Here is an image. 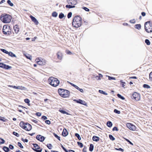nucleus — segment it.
Wrapping results in <instances>:
<instances>
[{
    "mask_svg": "<svg viewBox=\"0 0 152 152\" xmlns=\"http://www.w3.org/2000/svg\"><path fill=\"white\" fill-rule=\"evenodd\" d=\"M81 18L78 16H75L73 19L72 25L75 28L80 27L81 25Z\"/></svg>",
    "mask_w": 152,
    "mask_h": 152,
    "instance_id": "nucleus-1",
    "label": "nucleus"
},
{
    "mask_svg": "<svg viewBox=\"0 0 152 152\" xmlns=\"http://www.w3.org/2000/svg\"><path fill=\"white\" fill-rule=\"evenodd\" d=\"M49 83L53 87H56L58 86L59 83V81L56 78L51 77L48 79Z\"/></svg>",
    "mask_w": 152,
    "mask_h": 152,
    "instance_id": "nucleus-2",
    "label": "nucleus"
},
{
    "mask_svg": "<svg viewBox=\"0 0 152 152\" xmlns=\"http://www.w3.org/2000/svg\"><path fill=\"white\" fill-rule=\"evenodd\" d=\"M58 92L59 94L63 97H68L69 95V92L68 91L61 88H59L58 89Z\"/></svg>",
    "mask_w": 152,
    "mask_h": 152,
    "instance_id": "nucleus-3",
    "label": "nucleus"
},
{
    "mask_svg": "<svg viewBox=\"0 0 152 152\" xmlns=\"http://www.w3.org/2000/svg\"><path fill=\"white\" fill-rule=\"evenodd\" d=\"M19 125L20 127L26 131H30L32 129L31 125L28 123H25L23 121H21Z\"/></svg>",
    "mask_w": 152,
    "mask_h": 152,
    "instance_id": "nucleus-4",
    "label": "nucleus"
},
{
    "mask_svg": "<svg viewBox=\"0 0 152 152\" xmlns=\"http://www.w3.org/2000/svg\"><path fill=\"white\" fill-rule=\"evenodd\" d=\"M12 19L11 16L10 15L6 14L1 16V20L4 23H8L10 22Z\"/></svg>",
    "mask_w": 152,
    "mask_h": 152,
    "instance_id": "nucleus-5",
    "label": "nucleus"
},
{
    "mask_svg": "<svg viewBox=\"0 0 152 152\" xmlns=\"http://www.w3.org/2000/svg\"><path fill=\"white\" fill-rule=\"evenodd\" d=\"M145 30L148 33L152 32V24L150 21L145 23Z\"/></svg>",
    "mask_w": 152,
    "mask_h": 152,
    "instance_id": "nucleus-6",
    "label": "nucleus"
},
{
    "mask_svg": "<svg viewBox=\"0 0 152 152\" xmlns=\"http://www.w3.org/2000/svg\"><path fill=\"white\" fill-rule=\"evenodd\" d=\"M2 32L5 34H9L11 32V30L9 26L7 25L4 26L2 29Z\"/></svg>",
    "mask_w": 152,
    "mask_h": 152,
    "instance_id": "nucleus-7",
    "label": "nucleus"
},
{
    "mask_svg": "<svg viewBox=\"0 0 152 152\" xmlns=\"http://www.w3.org/2000/svg\"><path fill=\"white\" fill-rule=\"evenodd\" d=\"M126 126L130 130L135 131L136 130V126L131 123H127L126 124Z\"/></svg>",
    "mask_w": 152,
    "mask_h": 152,
    "instance_id": "nucleus-8",
    "label": "nucleus"
},
{
    "mask_svg": "<svg viewBox=\"0 0 152 152\" xmlns=\"http://www.w3.org/2000/svg\"><path fill=\"white\" fill-rule=\"evenodd\" d=\"M133 98L136 101H139L140 99V94L134 92L132 94Z\"/></svg>",
    "mask_w": 152,
    "mask_h": 152,
    "instance_id": "nucleus-9",
    "label": "nucleus"
},
{
    "mask_svg": "<svg viewBox=\"0 0 152 152\" xmlns=\"http://www.w3.org/2000/svg\"><path fill=\"white\" fill-rule=\"evenodd\" d=\"M33 145L34 148L33 149L34 151L37 152H41L42 151V149L40 148L39 147L37 144H33Z\"/></svg>",
    "mask_w": 152,
    "mask_h": 152,
    "instance_id": "nucleus-10",
    "label": "nucleus"
},
{
    "mask_svg": "<svg viewBox=\"0 0 152 152\" xmlns=\"http://www.w3.org/2000/svg\"><path fill=\"white\" fill-rule=\"evenodd\" d=\"M67 2L69 4L75 6L77 3V0H67Z\"/></svg>",
    "mask_w": 152,
    "mask_h": 152,
    "instance_id": "nucleus-11",
    "label": "nucleus"
},
{
    "mask_svg": "<svg viewBox=\"0 0 152 152\" xmlns=\"http://www.w3.org/2000/svg\"><path fill=\"white\" fill-rule=\"evenodd\" d=\"M73 101L77 103H80L81 104L84 105H86V103L85 101L83 100H82L79 99L78 100L74 99Z\"/></svg>",
    "mask_w": 152,
    "mask_h": 152,
    "instance_id": "nucleus-12",
    "label": "nucleus"
},
{
    "mask_svg": "<svg viewBox=\"0 0 152 152\" xmlns=\"http://www.w3.org/2000/svg\"><path fill=\"white\" fill-rule=\"evenodd\" d=\"M36 138L40 142H43L45 140L44 137L40 135H37L36 137Z\"/></svg>",
    "mask_w": 152,
    "mask_h": 152,
    "instance_id": "nucleus-13",
    "label": "nucleus"
},
{
    "mask_svg": "<svg viewBox=\"0 0 152 152\" xmlns=\"http://www.w3.org/2000/svg\"><path fill=\"white\" fill-rule=\"evenodd\" d=\"M57 58L59 60H61L62 58L63 54L61 52L58 51L56 54Z\"/></svg>",
    "mask_w": 152,
    "mask_h": 152,
    "instance_id": "nucleus-14",
    "label": "nucleus"
},
{
    "mask_svg": "<svg viewBox=\"0 0 152 152\" xmlns=\"http://www.w3.org/2000/svg\"><path fill=\"white\" fill-rule=\"evenodd\" d=\"M30 17L31 18L32 21L34 22L36 25H38V22L35 17L32 16V15H31Z\"/></svg>",
    "mask_w": 152,
    "mask_h": 152,
    "instance_id": "nucleus-15",
    "label": "nucleus"
},
{
    "mask_svg": "<svg viewBox=\"0 0 152 152\" xmlns=\"http://www.w3.org/2000/svg\"><path fill=\"white\" fill-rule=\"evenodd\" d=\"M14 29L15 32L17 33L19 31V26L18 25H15L14 26Z\"/></svg>",
    "mask_w": 152,
    "mask_h": 152,
    "instance_id": "nucleus-16",
    "label": "nucleus"
},
{
    "mask_svg": "<svg viewBox=\"0 0 152 152\" xmlns=\"http://www.w3.org/2000/svg\"><path fill=\"white\" fill-rule=\"evenodd\" d=\"M37 63L38 64L40 65H44L45 63V62H42V61H41L40 59L39 58L37 59Z\"/></svg>",
    "mask_w": 152,
    "mask_h": 152,
    "instance_id": "nucleus-17",
    "label": "nucleus"
},
{
    "mask_svg": "<svg viewBox=\"0 0 152 152\" xmlns=\"http://www.w3.org/2000/svg\"><path fill=\"white\" fill-rule=\"evenodd\" d=\"M62 135L64 136H66L68 134V132L66 129H64L63 130L62 133Z\"/></svg>",
    "mask_w": 152,
    "mask_h": 152,
    "instance_id": "nucleus-18",
    "label": "nucleus"
},
{
    "mask_svg": "<svg viewBox=\"0 0 152 152\" xmlns=\"http://www.w3.org/2000/svg\"><path fill=\"white\" fill-rule=\"evenodd\" d=\"M92 140L93 141L97 142L99 140V138L95 136H94L93 137Z\"/></svg>",
    "mask_w": 152,
    "mask_h": 152,
    "instance_id": "nucleus-19",
    "label": "nucleus"
},
{
    "mask_svg": "<svg viewBox=\"0 0 152 152\" xmlns=\"http://www.w3.org/2000/svg\"><path fill=\"white\" fill-rule=\"evenodd\" d=\"M8 54L9 56H10L11 57H16V56L15 54H14L12 52H9Z\"/></svg>",
    "mask_w": 152,
    "mask_h": 152,
    "instance_id": "nucleus-20",
    "label": "nucleus"
},
{
    "mask_svg": "<svg viewBox=\"0 0 152 152\" xmlns=\"http://www.w3.org/2000/svg\"><path fill=\"white\" fill-rule=\"evenodd\" d=\"M107 125L108 127H111L112 126L113 124L110 121H108L107 123Z\"/></svg>",
    "mask_w": 152,
    "mask_h": 152,
    "instance_id": "nucleus-21",
    "label": "nucleus"
},
{
    "mask_svg": "<svg viewBox=\"0 0 152 152\" xmlns=\"http://www.w3.org/2000/svg\"><path fill=\"white\" fill-rule=\"evenodd\" d=\"M66 8L70 9L75 8V6H73V5H66Z\"/></svg>",
    "mask_w": 152,
    "mask_h": 152,
    "instance_id": "nucleus-22",
    "label": "nucleus"
},
{
    "mask_svg": "<svg viewBox=\"0 0 152 152\" xmlns=\"http://www.w3.org/2000/svg\"><path fill=\"white\" fill-rule=\"evenodd\" d=\"M17 89H20V90H24L25 88V87H23L22 86H17Z\"/></svg>",
    "mask_w": 152,
    "mask_h": 152,
    "instance_id": "nucleus-23",
    "label": "nucleus"
},
{
    "mask_svg": "<svg viewBox=\"0 0 152 152\" xmlns=\"http://www.w3.org/2000/svg\"><path fill=\"white\" fill-rule=\"evenodd\" d=\"M3 149L6 152H8L9 151V148L6 146L4 147Z\"/></svg>",
    "mask_w": 152,
    "mask_h": 152,
    "instance_id": "nucleus-24",
    "label": "nucleus"
},
{
    "mask_svg": "<svg viewBox=\"0 0 152 152\" xmlns=\"http://www.w3.org/2000/svg\"><path fill=\"white\" fill-rule=\"evenodd\" d=\"M135 28L138 29H140L141 28V25H140V24H136L135 25Z\"/></svg>",
    "mask_w": 152,
    "mask_h": 152,
    "instance_id": "nucleus-25",
    "label": "nucleus"
},
{
    "mask_svg": "<svg viewBox=\"0 0 152 152\" xmlns=\"http://www.w3.org/2000/svg\"><path fill=\"white\" fill-rule=\"evenodd\" d=\"M94 149V145L92 144H91L90 145V147H89V151H92Z\"/></svg>",
    "mask_w": 152,
    "mask_h": 152,
    "instance_id": "nucleus-26",
    "label": "nucleus"
},
{
    "mask_svg": "<svg viewBox=\"0 0 152 152\" xmlns=\"http://www.w3.org/2000/svg\"><path fill=\"white\" fill-rule=\"evenodd\" d=\"M11 68V66H9L8 65H7L5 64L3 68L7 69H10Z\"/></svg>",
    "mask_w": 152,
    "mask_h": 152,
    "instance_id": "nucleus-27",
    "label": "nucleus"
},
{
    "mask_svg": "<svg viewBox=\"0 0 152 152\" xmlns=\"http://www.w3.org/2000/svg\"><path fill=\"white\" fill-rule=\"evenodd\" d=\"M26 57L27 58L29 59H31V56L30 55L28 54H26L25 55Z\"/></svg>",
    "mask_w": 152,
    "mask_h": 152,
    "instance_id": "nucleus-28",
    "label": "nucleus"
},
{
    "mask_svg": "<svg viewBox=\"0 0 152 152\" xmlns=\"http://www.w3.org/2000/svg\"><path fill=\"white\" fill-rule=\"evenodd\" d=\"M57 15L58 14L56 12H54L52 13V15L53 17H56L57 16Z\"/></svg>",
    "mask_w": 152,
    "mask_h": 152,
    "instance_id": "nucleus-29",
    "label": "nucleus"
},
{
    "mask_svg": "<svg viewBox=\"0 0 152 152\" xmlns=\"http://www.w3.org/2000/svg\"><path fill=\"white\" fill-rule=\"evenodd\" d=\"M24 102L25 103H27L28 105H30V101L28 99H26L24 100Z\"/></svg>",
    "mask_w": 152,
    "mask_h": 152,
    "instance_id": "nucleus-30",
    "label": "nucleus"
},
{
    "mask_svg": "<svg viewBox=\"0 0 152 152\" xmlns=\"http://www.w3.org/2000/svg\"><path fill=\"white\" fill-rule=\"evenodd\" d=\"M99 93L103 94L104 95H107V94L105 93V92L104 91H103L102 90H99Z\"/></svg>",
    "mask_w": 152,
    "mask_h": 152,
    "instance_id": "nucleus-31",
    "label": "nucleus"
},
{
    "mask_svg": "<svg viewBox=\"0 0 152 152\" xmlns=\"http://www.w3.org/2000/svg\"><path fill=\"white\" fill-rule=\"evenodd\" d=\"M64 17V15L62 13H60L59 15V18L60 19H62Z\"/></svg>",
    "mask_w": 152,
    "mask_h": 152,
    "instance_id": "nucleus-32",
    "label": "nucleus"
},
{
    "mask_svg": "<svg viewBox=\"0 0 152 152\" xmlns=\"http://www.w3.org/2000/svg\"><path fill=\"white\" fill-rule=\"evenodd\" d=\"M145 42L147 45H150V42L149 40L148 39H146L145 40Z\"/></svg>",
    "mask_w": 152,
    "mask_h": 152,
    "instance_id": "nucleus-33",
    "label": "nucleus"
},
{
    "mask_svg": "<svg viewBox=\"0 0 152 152\" xmlns=\"http://www.w3.org/2000/svg\"><path fill=\"white\" fill-rule=\"evenodd\" d=\"M109 137L110 140H115V138L111 134H110L109 135Z\"/></svg>",
    "mask_w": 152,
    "mask_h": 152,
    "instance_id": "nucleus-34",
    "label": "nucleus"
},
{
    "mask_svg": "<svg viewBox=\"0 0 152 152\" xmlns=\"http://www.w3.org/2000/svg\"><path fill=\"white\" fill-rule=\"evenodd\" d=\"M59 111L61 113H63V114H66L67 115H68V113L67 112H66L65 111H64V110H59Z\"/></svg>",
    "mask_w": 152,
    "mask_h": 152,
    "instance_id": "nucleus-35",
    "label": "nucleus"
},
{
    "mask_svg": "<svg viewBox=\"0 0 152 152\" xmlns=\"http://www.w3.org/2000/svg\"><path fill=\"white\" fill-rule=\"evenodd\" d=\"M7 3L11 6H12L13 5V4L12 3L10 0H8L7 1Z\"/></svg>",
    "mask_w": 152,
    "mask_h": 152,
    "instance_id": "nucleus-36",
    "label": "nucleus"
},
{
    "mask_svg": "<svg viewBox=\"0 0 152 152\" xmlns=\"http://www.w3.org/2000/svg\"><path fill=\"white\" fill-rule=\"evenodd\" d=\"M117 95L118 97H119L120 98H121V99L122 100L124 99V98L122 96H121L120 94H118Z\"/></svg>",
    "mask_w": 152,
    "mask_h": 152,
    "instance_id": "nucleus-37",
    "label": "nucleus"
},
{
    "mask_svg": "<svg viewBox=\"0 0 152 152\" xmlns=\"http://www.w3.org/2000/svg\"><path fill=\"white\" fill-rule=\"evenodd\" d=\"M72 12H69L67 15V17L68 18H70L72 17Z\"/></svg>",
    "mask_w": 152,
    "mask_h": 152,
    "instance_id": "nucleus-38",
    "label": "nucleus"
},
{
    "mask_svg": "<svg viewBox=\"0 0 152 152\" xmlns=\"http://www.w3.org/2000/svg\"><path fill=\"white\" fill-rule=\"evenodd\" d=\"M1 50L4 53L8 54L9 52L6 50L4 49H1Z\"/></svg>",
    "mask_w": 152,
    "mask_h": 152,
    "instance_id": "nucleus-39",
    "label": "nucleus"
},
{
    "mask_svg": "<svg viewBox=\"0 0 152 152\" xmlns=\"http://www.w3.org/2000/svg\"><path fill=\"white\" fill-rule=\"evenodd\" d=\"M75 136L77 137L78 140H80L81 139V138L79 134L76 133L75 134Z\"/></svg>",
    "mask_w": 152,
    "mask_h": 152,
    "instance_id": "nucleus-40",
    "label": "nucleus"
},
{
    "mask_svg": "<svg viewBox=\"0 0 152 152\" xmlns=\"http://www.w3.org/2000/svg\"><path fill=\"white\" fill-rule=\"evenodd\" d=\"M53 134L59 140H60V137H59L54 133Z\"/></svg>",
    "mask_w": 152,
    "mask_h": 152,
    "instance_id": "nucleus-41",
    "label": "nucleus"
},
{
    "mask_svg": "<svg viewBox=\"0 0 152 152\" xmlns=\"http://www.w3.org/2000/svg\"><path fill=\"white\" fill-rule=\"evenodd\" d=\"M143 87L144 88H150V87L149 86L145 84L143 85Z\"/></svg>",
    "mask_w": 152,
    "mask_h": 152,
    "instance_id": "nucleus-42",
    "label": "nucleus"
},
{
    "mask_svg": "<svg viewBox=\"0 0 152 152\" xmlns=\"http://www.w3.org/2000/svg\"><path fill=\"white\" fill-rule=\"evenodd\" d=\"M114 112L117 114H119L120 113V112L119 111L117 110L116 109H115L114 110Z\"/></svg>",
    "mask_w": 152,
    "mask_h": 152,
    "instance_id": "nucleus-43",
    "label": "nucleus"
},
{
    "mask_svg": "<svg viewBox=\"0 0 152 152\" xmlns=\"http://www.w3.org/2000/svg\"><path fill=\"white\" fill-rule=\"evenodd\" d=\"M149 79L151 81H152V71L150 73Z\"/></svg>",
    "mask_w": 152,
    "mask_h": 152,
    "instance_id": "nucleus-44",
    "label": "nucleus"
},
{
    "mask_svg": "<svg viewBox=\"0 0 152 152\" xmlns=\"http://www.w3.org/2000/svg\"><path fill=\"white\" fill-rule=\"evenodd\" d=\"M18 145L20 148H23V146L21 144L20 142H18Z\"/></svg>",
    "mask_w": 152,
    "mask_h": 152,
    "instance_id": "nucleus-45",
    "label": "nucleus"
},
{
    "mask_svg": "<svg viewBox=\"0 0 152 152\" xmlns=\"http://www.w3.org/2000/svg\"><path fill=\"white\" fill-rule=\"evenodd\" d=\"M13 134L17 137H19V134L15 132H13Z\"/></svg>",
    "mask_w": 152,
    "mask_h": 152,
    "instance_id": "nucleus-46",
    "label": "nucleus"
},
{
    "mask_svg": "<svg viewBox=\"0 0 152 152\" xmlns=\"http://www.w3.org/2000/svg\"><path fill=\"white\" fill-rule=\"evenodd\" d=\"M77 144L78 145L80 146L81 148H82L83 146V144L81 142H78Z\"/></svg>",
    "mask_w": 152,
    "mask_h": 152,
    "instance_id": "nucleus-47",
    "label": "nucleus"
},
{
    "mask_svg": "<svg viewBox=\"0 0 152 152\" xmlns=\"http://www.w3.org/2000/svg\"><path fill=\"white\" fill-rule=\"evenodd\" d=\"M108 79L109 80H115V77H110V76H108Z\"/></svg>",
    "mask_w": 152,
    "mask_h": 152,
    "instance_id": "nucleus-48",
    "label": "nucleus"
},
{
    "mask_svg": "<svg viewBox=\"0 0 152 152\" xmlns=\"http://www.w3.org/2000/svg\"><path fill=\"white\" fill-rule=\"evenodd\" d=\"M4 142H5V141L4 140L1 138H0V143H1V144H3L4 143Z\"/></svg>",
    "mask_w": 152,
    "mask_h": 152,
    "instance_id": "nucleus-49",
    "label": "nucleus"
},
{
    "mask_svg": "<svg viewBox=\"0 0 152 152\" xmlns=\"http://www.w3.org/2000/svg\"><path fill=\"white\" fill-rule=\"evenodd\" d=\"M82 8L86 11L88 12L89 11V9L86 7H83Z\"/></svg>",
    "mask_w": 152,
    "mask_h": 152,
    "instance_id": "nucleus-50",
    "label": "nucleus"
},
{
    "mask_svg": "<svg viewBox=\"0 0 152 152\" xmlns=\"http://www.w3.org/2000/svg\"><path fill=\"white\" fill-rule=\"evenodd\" d=\"M135 19H134L133 20H130V22L132 23H135Z\"/></svg>",
    "mask_w": 152,
    "mask_h": 152,
    "instance_id": "nucleus-51",
    "label": "nucleus"
},
{
    "mask_svg": "<svg viewBox=\"0 0 152 152\" xmlns=\"http://www.w3.org/2000/svg\"><path fill=\"white\" fill-rule=\"evenodd\" d=\"M47 146L49 149H51L52 147V145L51 144L47 145Z\"/></svg>",
    "mask_w": 152,
    "mask_h": 152,
    "instance_id": "nucleus-52",
    "label": "nucleus"
},
{
    "mask_svg": "<svg viewBox=\"0 0 152 152\" xmlns=\"http://www.w3.org/2000/svg\"><path fill=\"white\" fill-rule=\"evenodd\" d=\"M61 147L62 149L65 151V152H69L68 151H67L63 145H62Z\"/></svg>",
    "mask_w": 152,
    "mask_h": 152,
    "instance_id": "nucleus-53",
    "label": "nucleus"
},
{
    "mask_svg": "<svg viewBox=\"0 0 152 152\" xmlns=\"http://www.w3.org/2000/svg\"><path fill=\"white\" fill-rule=\"evenodd\" d=\"M115 149L116 150L120 151L122 152H123L124 151L123 149L121 148H120L118 149L117 148H115Z\"/></svg>",
    "mask_w": 152,
    "mask_h": 152,
    "instance_id": "nucleus-54",
    "label": "nucleus"
},
{
    "mask_svg": "<svg viewBox=\"0 0 152 152\" xmlns=\"http://www.w3.org/2000/svg\"><path fill=\"white\" fill-rule=\"evenodd\" d=\"M4 64H5L3 63H0V67L2 68H4Z\"/></svg>",
    "mask_w": 152,
    "mask_h": 152,
    "instance_id": "nucleus-55",
    "label": "nucleus"
},
{
    "mask_svg": "<svg viewBox=\"0 0 152 152\" xmlns=\"http://www.w3.org/2000/svg\"><path fill=\"white\" fill-rule=\"evenodd\" d=\"M8 86L9 87H12L14 88L17 89V86H14L9 85Z\"/></svg>",
    "mask_w": 152,
    "mask_h": 152,
    "instance_id": "nucleus-56",
    "label": "nucleus"
},
{
    "mask_svg": "<svg viewBox=\"0 0 152 152\" xmlns=\"http://www.w3.org/2000/svg\"><path fill=\"white\" fill-rule=\"evenodd\" d=\"M45 122L46 124H50V122L49 120H47L45 121Z\"/></svg>",
    "mask_w": 152,
    "mask_h": 152,
    "instance_id": "nucleus-57",
    "label": "nucleus"
},
{
    "mask_svg": "<svg viewBox=\"0 0 152 152\" xmlns=\"http://www.w3.org/2000/svg\"><path fill=\"white\" fill-rule=\"evenodd\" d=\"M113 130L118 131V128L116 127H114L113 129Z\"/></svg>",
    "mask_w": 152,
    "mask_h": 152,
    "instance_id": "nucleus-58",
    "label": "nucleus"
},
{
    "mask_svg": "<svg viewBox=\"0 0 152 152\" xmlns=\"http://www.w3.org/2000/svg\"><path fill=\"white\" fill-rule=\"evenodd\" d=\"M126 139V140L127 142H129L130 144H131L132 145H133V144L131 142H130L129 140H128V139Z\"/></svg>",
    "mask_w": 152,
    "mask_h": 152,
    "instance_id": "nucleus-59",
    "label": "nucleus"
},
{
    "mask_svg": "<svg viewBox=\"0 0 152 152\" xmlns=\"http://www.w3.org/2000/svg\"><path fill=\"white\" fill-rule=\"evenodd\" d=\"M9 147L11 149H13L14 148V146L11 145H9Z\"/></svg>",
    "mask_w": 152,
    "mask_h": 152,
    "instance_id": "nucleus-60",
    "label": "nucleus"
},
{
    "mask_svg": "<svg viewBox=\"0 0 152 152\" xmlns=\"http://www.w3.org/2000/svg\"><path fill=\"white\" fill-rule=\"evenodd\" d=\"M36 115H37V116H41V113H39V112L37 113H36Z\"/></svg>",
    "mask_w": 152,
    "mask_h": 152,
    "instance_id": "nucleus-61",
    "label": "nucleus"
},
{
    "mask_svg": "<svg viewBox=\"0 0 152 152\" xmlns=\"http://www.w3.org/2000/svg\"><path fill=\"white\" fill-rule=\"evenodd\" d=\"M42 118L44 120H46L47 119V118L46 116H42Z\"/></svg>",
    "mask_w": 152,
    "mask_h": 152,
    "instance_id": "nucleus-62",
    "label": "nucleus"
},
{
    "mask_svg": "<svg viewBox=\"0 0 152 152\" xmlns=\"http://www.w3.org/2000/svg\"><path fill=\"white\" fill-rule=\"evenodd\" d=\"M22 140L24 142H27L28 141V140L27 139H23Z\"/></svg>",
    "mask_w": 152,
    "mask_h": 152,
    "instance_id": "nucleus-63",
    "label": "nucleus"
},
{
    "mask_svg": "<svg viewBox=\"0 0 152 152\" xmlns=\"http://www.w3.org/2000/svg\"><path fill=\"white\" fill-rule=\"evenodd\" d=\"M141 15L143 16H145V15L146 14L145 12H142Z\"/></svg>",
    "mask_w": 152,
    "mask_h": 152,
    "instance_id": "nucleus-64",
    "label": "nucleus"
}]
</instances>
